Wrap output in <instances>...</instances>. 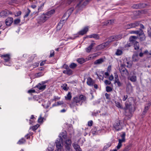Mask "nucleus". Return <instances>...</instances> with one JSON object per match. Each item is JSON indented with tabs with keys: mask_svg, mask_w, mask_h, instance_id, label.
Returning a JSON list of instances; mask_svg holds the SVG:
<instances>
[{
	"mask_svg": "<svg viewBox=\"0 0 151 151\" xmlns=\"http://www.w3.org/2000/svg\"><path fill=\"white\" fill-rule=\"evenodd\" d=\"M86 97L83 95H77L73 98L72 102L70 104V106L71 108H74L75 107L78 106V104L81 105L84 102L86 101Z\"/></svg>",
	"mask_w": 151,
	"mask_h": 151,
	"instance_id": "f257e3e1",
	"label": "nucleus"
},
{
	"mask_svg": "<svg viewBox=\"0 0 151 151\" xmlns=\"http://www.w3.org/2000/svg\"><path fill=\"white\" fill-rule=\"evenodd\" d=\"M125 107L124 109L125 111V115L126 116H128L129 117H130L132 116V114L131 112V104L130 103L129 104L126 102L125 103ZM132 108H131L132 109Z\"/></svg>",
	"mask_w": 151,
	"mask_h": 151,
	"instance_id": "f03ea898",
	"label": "nucleus"
},
{
	"mask_svg": "<svg viewBox=\"0 0 151 151\" xmlns=\"http://www.w3.org/2000/svg\"><path fill=\"white\" fill-rule=\"evenodd\" d=\"M113 127L116 131H118L122 129L123 123L119 120H117L113 124Z\"/></svg>",
	"mask_w": 151,
	"mask_h": 151,
	"instance_id": "7ed1b4c3",
	"label": "nucleus"
},
{
	"mask_svg": "<svg viewBox=\"0 0 151 151\" xmlns=\"http://www.w3.org/2000/svg\"><path fill=\"white\" fill-rule=\"evenodd\" d=\"M124 64H121L119 69L120 72L122 76H127L129 75V72L127 69L124 67Z\"/></svg>",
	"mask_w": 151,
	"mask_h": 151,
	"instance_id": "20e7f679",
	"label": "nucleus"
},
{
	"mask_svg": "<svg viewBox=\"0 0 151 151\" xmlns=\"http://www.w3.org/2000/svg\"><path fill=\"white\" fill-rule=\"evenodd\" d=\"M139 25V22L136 21L132 23L128 24L124 26L126 29H129L132 28H135Z\"/></svg>",
	"mask_w": 151,
	"mask_h": 151,
	"instance_id": "39448f33",
	"label": "nucleus"
},
{
	"mask_svg": "<svg viewBox=\"0 0 151 151\" xmlns=\"http://www.w3.org/2000/svg\"><path fill=\"white\" fill-rule=\"evenodd\" d=\"M49 17H48L45 14H42L38 19L37 21L38 23H44L49 18Z\"/></svg>",
	"mask_w": 151,
	"mask_h": 151,
	"instance_id": "423d86ee",
	"label": "nucleus"
},
{
	"mask_svg": "<svg viewBox=\"0 0 151 151\" xmlns=\"http://www.w3.org/2000/svg\"><path fill=\"white\" fill-rule=\"evenodd\" d=\"M63 139L62 137L60 136L59 138L57 139L55 142L56 146L57 149H61L63 147L62 144L63 143Z\"/></svg>",
	"mask_w": 151,
	"mask_h": 151,
	"instance_id": "0eeeda50",
	"label": "nucleus"
},
{
	"mask_svg": "<svg viewBox=\"0 0 151 151\" xmlns=\"http://www.w3.org/2000/svg\"><path fill=\"white\" fill-rule=\"evenodd\" d=\"M109 46V42H106L96 46V48L98 50H101Z\"/></svg>",
	"mask_w": 151,
	"mask_h": 151,
	"instance_id": "6e6552de",
	"label": "nucleus"
},
{
	"mask_svg": "<svg viewBox=\"0 0 151 151\" xmlns=\"http://www.w3.org/2000/svg\"><path fill=\"white\" fill-rule=\"evenodd\" d=\"M12 13L7 10H5L1 11L0 12V16L1 17H5L8 16L9 14H12Z\"/></svg>",
	"mask_w": 151,
	"mask_h": 151,
	"instance_id": "1a4fd4ad",
	"label": "nucleus"
},
{
	"mask_svg": "<svg viewBox=\"0 0 151 151\" xmlns=\"http://www.w3.org/2000/svg\"><path fill=\"white\" fill-rule=\"evenodd\" d=\"M139 39L140 41H143L145 40L146 37L142 29L140 30V31L138 34Z\"/></svg>",
	"mask_w": 151,
	"mask_h": 151,
	"instance_id": "9d476101",
	"label": "nucleus"
},
{
	"mask_svg": "<svg viewBox=\"0 0 151 151\" xmlns=\"http://www.w3.org/2000/svg\"><path fill=\"white\" fill-rule=\"evenodd\" d=\"M86 83L88 85L92 86L93 85L95 82L91 77H89L87 78Z\"/></svg>",
	"mask_w": 151,
	"mask_h": 151,
	"instance_id": "9b49d317",
	"label": "nucleus"
},
{
	"mask_svg": "<svg viewBox=\"0 0 151 151\" xmlns=\"http://www.w3.org/2000/svg\"><path fill=\"white\" fill-rule=\"evenodd\" d=\"M13 19L12 17H8L6 20L5 23L7 26H10L13 22Z\"/></svg>",
	"mask_w": 151,
	"mask_h": 151,
	"instance_id": "f8f14e48",
	"label": "nucleus"
},
{
	"mask_svg": "<svg viewBox=\"0 0 151 151\" xmlns=\"http://www.w3.org/2000/svg\"><path fill=\"white\" fill-rule=\"evenodd\" d=\"M1 57L2 58H4V59L5 62L9 61L11 58L10 55L9 54L2 55L1 56Z\"/></svg>",
	"mask_w": 151,
	"mask_h": 151,
	"instance_id": "ddd939ff",
	"label": "nucleus"
},
{
	"mask_svg": "<svg viewBox=\"0 0 151 151\" xmlns=\"http://www.w3.org/2000/svg\"><path fill=\"white\" fill-rule=\"evenodd\" d=\"M138 38L136 36H131L129 38V41L132 44L137 42L136 40Z\"/></svg>",
	"mask_w": 151,
	"mask_h": 151,
	"instance_id": "4468645a",
	"label": "nucleus"
},
{
	"mask_svg": "<svg viewBox=\"0 0 151 151\" xmlns=\"http://www.w3.org/2000/svg\"><path fill=\"white\" fill-rule=\"evenodd\" d=\"M63 73L68 76H70L73 74V72L72 70L70 68L66 70H64Z\"/></svg>",
	"mask_w": 151,
	"mask_h": 151,
	"instance_id": "2eb2a0df",
	"label": "nucleus"
},
{
	"mask_svg": "<svg viewBox=\"0 0 151 151\" xmlns=\"http://www.w3.org/2000/svg\"><path fill=\"white\" fill-rule=\"evenodd\" d=\"M88 27H85L83 29L80 31L78 32V34L83 35L84 34L86 33L88 31Z\"/></svg>",
	"mask_w": 151,
	"mask_h": 151,
	"instance_id": "dca6fc26",
	"label": "nucleus"
},
{
	"mask_svg": "<svg viewBox=\"0 0 151 151\" xmlns=\"http://www.w3.org/2000/svg\"><path fill=\"white\" fill-rule=\"evenodd\" d=\"M125 141V139H119V143L118 145L116 146V148L117 149H119L122 147V143L123 142H124Z\"/></svg>",
	"mask_w": 151,
	"mask_h": 151,
	"instance_id": "f3484780",
	"label": "nucleus"
},
{
	"mask_svg": "<svg viewBox=\"0 0 151 151\" xmlns=\"http://www.w3.org/2000/svg\"><path fill=\"white\" fill-rule=\"evenodd\" d=\"M96 45L95 43H92L86 49V51L87 52H89L93 49V47Z\"/></svg>",
	"mask_w": 151,
	"mask_h": 151,
	"instance_id": "a211bd4d",
	"label": "nucleus"
},
{
	"mask_svg": "<svg viewBox=\"0 0 151 151\" xmlns=\"http://www.w3.org/2000/svg\"><path fill=\"white\" fill-rule=\"evenodd\" d=\"M104 59L101 58L95 60L94 62V65L100 64L104 62Z\"/></svg>",
	"mask_w": 151,
	"mask_h": 151,
	"instance_id": "6ab92c4d",
	"label": "nucleus"
},
{
	"mask_svg": "<svg viewBox=\"0 0 151 151\" xmlns=\"http://www.w3.org/2000/svg\"><path fill=\"white\" fill-rule=\"evenodd\" d=\"M37 87L40 90L43 91L45 90L46 87V85H41L40 83H39L35 87Z\"/></svg>",
	"mask_w": 151,
	"mask_h": 151,
	"instance_id": "aec40b11",
	"label": "nucleus"
},
{
	"mask_svg": "<svg viewBox=\"0 0 151 151\" xmlns=\"http://www.w3.org/2000/svg\"><path fill=\"white\" fill-rule=\"evenodd\" d=\"M73 146L76 151H81V149L80 148L79 145L78 144L76 143L73 144Z\"/></svg>",
	"mask_w": 151,
	"mask_h": 151,
	"instance_id": "412c9836",
	"label": "nucleus"
},
{
	"mask_svg": "<svg viewBox=\"0 0 151 151\" xmlns=\"http://www.w3.org/2000/svg\"><path fill=\"white\" fill-rule=\"evenodd\" d=\"M128 79L129 80L132 82H135L137 80L136 76L135 75L132 76H129L128 78Z\"/></svg>",
	"mask_w": 151,
	"mask_h": 151,
	"instance_id": "4be33fe9",
	"label": "nucleus"
},
{
	"mask_svg": "<svg viewBox=\"0 0 151 151\" xmlns=\"http://www.w3.org/2000/svg\"><path fill=\"white\" fill-rule=\"evenodd\" d=\"M132 87L131 84L130 83H127L126 87V91L127 92H129L130 91H132Z\"/></svg>",
	"mask_w": 151,
	"mask_h": 151,
	"instance_id": "5701e85b",
	"label": "nucleus"
},
{
	"mask_svg": "<svg viewBox=\"0 0 151 151\" xmlns=\"http://www.w3.org/2000/svg\"><path fill=\"white\" fill-rule=\"evenodd\" d=\"M123 53L122 50V49H118L116 50L115 54L117 56H120L122 55Z\"/></svg>",
	"mask_w": 151,
	"mask_h": 151,
	"instance_id": "b1692460",
	"label": "nucleus"
},
{
	"mask_svg": "<svg viewBox=\"0 0 151 151\" xmlns=\"http://www.w3.org/2000/svg\"><path fill=\"white\" fill-rule=\"evenodd\" d=\"M150 106V103H148V104L145 106L144 111L143 112L142 114L144 115L147 112V111L149 109V108Z\"/></svg>",
	"mask_w": 151,
	"mask_h": 151,
	"instance_id": "393cba45",
	"label": "nucleus"
},
{
	"mask_svg": "<svg viewBox=\"0 0 151 151\" xmlns=\"http://www.w3.org/2000/svg\"><path fill=\"white\" fill-rule=\"evenodd\" d=\"M55 10L53 9L45 13V14H46V15H47L48 17H49V18L51 16V15L55 13Z\"/></svg>",
	"mask_w": 151,
	"mask_h": 151,
	"instance_id": "a878e982",
	"label": "nucleus"
},
{
	"mask_svg": "<svg viewBox=\"0 0 151 151\" xmlns=\"http://www.w3.org/2000/svg\"><path fill=\"white\" fill-rule=\"evenodd\" d=\"M65 143L64 146H71V141L70 139H68L66 140L65 141Z\"/></svg>",
	"mask_w": 151,
	"mask_h": 151,
	"instance_id": "bb28decb",
	"label": "nucleus"
},
{
	"mask_svg": "<svg viewBox=\"0 0 151 151\" xmlns=\"http://www.w3.org/2000/svg\"><path fill=\"white\" fill-rule=\"evenodd\" d=\"M89 38H93L96 40L99 39V36L97 34H93L90 35L88 36Z\"/></svg>",
	"mask_w": 151,
	"mask_h": 151,
	"instance_id": "cd10ccee",
	"label": "nucleus"
},
{
	"mask_svg": "<svg viewBox=\"0 0 151 151\" xmlns=\"http://www.w3.org/2000/svg\"><path fill=\"white\" fill-rule=\"evenodd\" d=\"M132 45H134V49L135 50H137L139 49V43L138 42H135V43L132 44Z\"/></svg>",
	"mask_w": 151,
	"mask_h": 151,
	"instance_id": "c85d7f7f",
	"label": "nucleus"
},
{
	"mask_svg": "<svg viewBox=\"0 0 151 151\" xmlns=\"http://www.w3.org/2000/svg\"><path fill=\"white\" fill-rule=\"evenodd\" d=\"M114 20L113 19L109 20L106 21L104 24H106V25L112 24L114 23Z\"/></svg>",
	"mask_w": 151,
	"mask_h": 151,
	"instance_id": "c756f323",
	"label": "nucleus"
},
{
	"mask_svg": "<svg viewBox=\"0 0 151 151\" xmlns=\"http://www.w3.org/2000/svg\"><path fill=\"white\" fill-rule=\"evenodd\" d=\"M65 98L66 100H70L71 99L72 96L70 92H69L68 93L67 96H65Z\"/></svg>",
	"mask_w": 151,
	"mask_h": 151,
	"instance_id": "7c9ffc66",
	"label": "nucleus"
},
{
	"mask_svg": "<svg viewBox=\"0 0 151 151\" xmlns=\"http://www.w3.org/2000/svg\"><path fill=\"white\" fill-rule=\"evenodd\" d=\"M114 38H113L115 41H117L121 39L122 37V36L121 35H118L114 36Z\"/></svg>",
	"mask_w": 151,
	"mask_h": 151,
	"instance_id": "2f4dec72",
	"label": "nucleus"
},
{
	"mask_svg": "<svg viewBox=\"0 0 151 151\" xmlns=\"http://www.w3.org/2000/svg\"><path fill=\"white\" fill-rule=\"evenodd\" d=\"M140 30H141V29H139V30H138L131 31L130 32V34H136L138 35L140 31Z\"/></svg>",
	"mask_w": 151,
	"mask_h": 151,
	"instance_id": "473e14b6",
	"label": "nucleus"
},
{
	"mask_svg": "<svg viewBox=\"0 0 151 151\" xmlns=\"http://www.w3.org/2000/svg\"><path fill=\"white\" fill-rule=\"evenodd\" d=\"M77 61L80 64H82L85 62V59L83 58H78Z\"/></svg>",
	"mask_w": 151,
	"mask_h": 151,
	"instance_id": "72a5a7b5",
	"label": "nucleus"
},
{
	"mask_svg": "<svg viewBox=\"0 0 151 151\" xmlns=\"http://www.w3.org/2000/svg\"><path fill=\"white\" fill-rule=\"evenodd\" d=\"M65 151H73L71 148V145L69 146H65Z\"/></svg>",
	"mask_w": 151,
	"mask_h": 151,
	"instance_id": "f704fd0d",
	"label": "nucleus"
},
{
	"mask_svg": "<svg viewBox=\"0 0 151 151\" xmlns=\"http://www.w3.org/2000/svg\"><path fill=\"white\" fill-rule=\"evenodd\" d=\"M77 66V65L74 63H72L69 65V67L72 69H75Z\"/></svg>",
	"mask_w": 151,
	"mask_h": 151,
	"instance_id": "c9c22d12",
	"label": "nucleus"
},
{
	"mask_svg": "<svg viewBox=\"0 0 151 151\" xmlns=\"http://www.w3.org/2000/svg\"><path fill=\"white\" fill-rule=\"evenodd\" d=\"M61 87L63 89L66 91H67L68 89L67 85L66 83H64V84H63L61 86Z\"/></svg>",
	"mask_w": 151,
	"mask_h": 151,
	"instance_id": "e433bc0d",
	"label": "nucleus"
},
{
	"mask_svg": "<svg viewBox=\"0 0 151 151\" xmlns=\"http://www.w3.org/2000/svg\"><path fill=\"white\" fill-rule=\"evenodd\" d=\"M111 145V144L110 142H109L106 144L103 148V150H106Z\"/></svg>",
	"mask_w": 151,
	"mask_h": 151,
	"instance_id": "4c0bfd02",
	"label": "nucleus"
},
{
	"mask_svg": "<svg viewBox=\"0 0 151 151\" xmlns=\"http://www.w3.org/2000/svg\"><path fill=\"white\" fill-rule=\"evenodd\" d=\"M44 73L42 72H40L35 74V76L37 77H40L43 76Z\"/></svg>",
	"mask_w": 151,
	"mask_h": 151,
	"instance_id": "58836bf2",
	"label": "nucleus"
},
{
	"mask_svg": "<svg viewBox=\"0 0 151 151\" xmlns=\"http://www.w3.org/2000/svg\"><path fill=\"white\" fill-rule=\"evenodd\" d=\"M114 83H117V85L119 87H120L122 85V83H121L120 82L119 79L118 80H116L114 81Z\"/></svg>",
	"mask_w": 151,
	"mask_h": 151,
	"instance_id": "ea45409f",
	"label": "nucleus"
},
{
	"mask_svg": "<svg viewBox=\"0 0 151 151\" xmlns=\"http://www.w3.org/2000/svg\"><path fill=\"white\" fill-rule=\"evenodd\" d=\"M147 33L148 36L151 38V28H149L147 29Z\"/></svg>",
	"mask_w": 151,
	"mask_h": 151,
	"instance_id": "a19ab883",
	"label": "nucleus"
},
{
	"mask_svg": "<svg viewBox=\"0 0 151 151\" xmlns=\"http://www.w3.org/2000/svg\"><path fill=\"white\" fill-rule=\"evenodd\" d=\"M116 106L119 108L123 109L120 103L118 102L115 101Z\"/></svg>",
	"mask_w": 151,
	"mask_h": 151,
	"instance_id": "79ce46f5",
	"label": "nucleus"
},
{
	"mask_svg": "<svg viewBox=\"0 0 151 151\" xmlns=\"http://www.w3.org/2000/svg\"><path fill=\"white\" fill-rule=\"evenodd\" d=\"M44 118L41 116V115H40L38 121L39 123H42L43 121Z\"/></svg>",
	"mask_w": 151,
	"mask_h": 151,
	"instance_id": "37998d69",
	"label": "nucleus"
},
{
	"mask_svg": "<svg viewBox=\"0 0 151 151\" xmlns=\"http://www.w3.org/2000/svg\"><path fill=\"white\" fill-rule=\"evenodd\" d=\"M61 136L64 139H65L67 137L66 132L65 131L61 133Z\"/></svg>",
	"mask_w": 151,
	"mask_h": 151,
	"instance_id": "c03bdc74",
	"label": "nucleus"
},
{
	"mask_svg": "<svg viewBox=\"0 0 151 151\" xmlns=\"http://www.w3.org/2000/svg\"><path fill=\"white\" fill-rule=\"evenodd\" d=\"M113 38H114V36H112L110 37L108 41L107 42H109V43L110 42H111L113 41H115V40H114V39Z\"/></svg>",
	"mask_w": 151,
	"mask_h": 151,
	"instance_id": "a18cd8bd",
	"label": "nucleus"
},
{
	"mask_svg": "<svg viewBox=\"0 0 151 151\" xmlns=\"http://www.w3.org/2000/svg\"><path fill=\"white\" fill-rule=\"evenodd\" d=\"M25 142V139L24 138H22L19 140L17 142V143L19 144H21L24 143Z\"/></svg>",
	"mask_w": 151,
	"mask_h": 151,
	"instance_id": "49530a36",
	"label": "nucleus"
},
{
	"mask_svg": "<svg viewBox=\"0 0 151 151\" xmlns=\"http://www.w3.org/2000/svg\"><path fill=\"white\" fill-rule=\"evenodd\" d=\"M130 149V145H127L125 147L123 151H129Z\"/></svg>",
	"mask_w": 151,
	"mask_h": 151,
	"instance_id": "de8ad7c7",
	"label": "nucleus"
},
{
	"mask_svg": "<svg viewBox=\"0 0 151 151\" xmlns=\"http://www.w3.org/2000/svg\"><path fill=\"white\" fill-rule=\"evenodd\" d=\"M106 91L107 92H111L112 91V89L111 87L107 86L106 87Z\"/></svg>",
	"mask_w": 151,
	"mask_h": 151,
	"instance_id": "09e8293b",
	"label": "nucleus"
},
{
	"mask_svg": "<svg viewBox=\"0 0 151 151\" xmlns=\"http://www.w3.org/2000/svg\"><path fill=\"white\" fill-rule=\"evenodd\" d=\"M20 22V20L19 19H14V24H17L19 23Z\"/></svg>",
	"mask_w": 151,
	"mask_h": 151,
	"instance_id": "8fccbe9b",
	"label": "nucleus"
},
{
	"mask_svg": "<svg viewBox=\"0 0 151 151\" xmlns=\"http://www.w3.org/2000/svg\"><path fill=\"white\" fill-rule=\"evenodd\" d=\"M132 7L134 9H137L139 8V4H135L132 6Z\"/></svg>",
	"mask_w": 151,
	"mask_h": 151,
	"instance_id": "3c124183",
	"label": "nucleus"
},
{
	"mask_svg": "<svg viewBox=\"0 0 151 151\" xmlns=\"http://www.w3.org/2000/svg\"><path fill=\"white\" fill-rule=\"evenodd\" d=\"M27 9V12H26L25 14V15L24 16V17H27L28 16L29 13L30 12V11L29 9L28 8Z\"/></svg>",
	"mask_w": 151,
	"mask_h": 151,
	"instance_id": "603ef678",
	"label": "nucleus"
},
{
	"mask_svg": "<svg viewBox=\"0 0 151 151\" xmlns=\"http://www.w3.org/2000/svg\"><path fill=\"white\" fill-rule=\"evenodd\" d=\"M39 126V125L38 124H37L36 125H35L33 126L32 127V130L33 131H35L38 128V127Z\"/></svg>",
	"mask_w": 151,
	"mask_h": 151,
	"instance_id": "864d4df0",
	"label": "nucleus"
},
{
	"mask_svg": "<svg viewBox=\"0 0 151 151\" xmlns=\"http://www.w3.org/2000/svg\"><path fill=\"white\" fill-rule=\"evenodd\" d=\"M132 45V44L130 42H128L127 44L125 45L124 47L125 48L129 47Z\"/></svg>",
	"mask_w": 151,
	"mask_h": 151,
	"instance_id": "5fc2aeb1",
	"label": "nucleus"
},
{
	"mask_svg": "<svg viewBox=\"0 0 151 151\" xmlns=\"http://www.w3.org/2000/svg\"><path fill=\"white\" fill-rule=\"evenodd\" d=\"M98 131V130H97V128L96 127H94L92 130V132L93 134H95L96 132H97Z\"/></svg>",
	"mask_w": 151,
	"mask_h": 151,
	"instance_id": "6e6d98bb",
	"label": "nucleus"
},
{
	"mask_svg": "<svg viewBox=\"0 0 151 151\" xmlns=\"http://www.w3.org/2000/svg\"><path fill=\"white\" fill-rule=\"evenodd\" d=\"M105 96L106 99L109 100L111 98L110 97V95L109 94L106 93L105 94Z\"/></svg>",
	"mask_w": 151,
	"mask_h": 151,
	"instance_id": "4d7b16f0",
	"label": "nucleus"
},
{
	"mask_svg": "<svg viewBox=\"0 0 151 151\" xmlns=\"http://www.w3.org/2000/svg\"><path fill=\"white\" fill-rule=\"evenodd\" d=\"M54 55V51L53 50H52L50 51V55L49 56V57H53Z\"/></svg>",
	"mask_w": 151,
	"mask_h": 151,
	"instance_id": "13d9d810",
	"label": "nucleus"
},
{
	"mask_svg": "<svg viewBox=\"0 0 151 151\" xmlns=\"http://www.w3.org/2000/svg\"><path fill=\"white\" fill-rule=\"evenodd\" d=\"M44 3H42L41 4L40 6H39V8H38V10L39 11H40L43 8L44 6Z\"/></svg>",
	"mask_w": 151,
	"mask_h": 151,
	"instance_id": "bf43d9fd",
	"label": "nucleus"
},
{
	"mask_svg": "<svg viewBox=\"0 0 151 151\" xmlns=\"http://www.w3.org/2000/svg\"><path fill=\"white\" fill-rule=\"evenodd\" d=\"M114 74L115 78V81L119 79L118 78V75L117 72H115Z\"/></svg>",
	"mask_w": 151,
	"mask_h": 151,
	"instance_id": "052dcab7",
	"label": "nucleus"
},
{
	"mask_svg": "<svg viewBox=\"0 0 151 151\" xmlns=\"http://www.w3.org/2000/svg\"><path fill=\"white\" fill-rule=\"evenodd\" d=\"M128 98V96L127 95H124L122 96V100L124 101H125Z\"/></svg>",
	"mask_w": 151,
	"mask_h": 151,
	"instance_id": "680f3d73",
	"label": "nucleus"
},
{
	"mask_svg": "<svg viewBox=\"0 0 151 151\" xmlns=\"http://www.w3.org/2000/svg\"><path fill=\"white\" fill-rule=\"evenodd\" d=\"M127 64V68H130L132 66V64L130 62L127 61L126 62Z\"/></svg>",
	"mask_w": 151,
	"mask_h": 151,
	"instance_id": "e2e57ef3",
	"label": "nucleus"
},
{
	"mask_svg": "<svg viewBox=\"0 0 151 151\" xmlns=\"http://www.w3.org/2000/svg\"><path fill=\"white\" fill-rule=\"evenodd\" d=\"M104 83L106 85H110L111 84V81L106 80L105 81Z\"/></svg>",
	"mask_w": 151,
	"mask_h": 151,
	"instance_id": "0e129e2a",
	"label": "nucleus"
},
{
	"mask_svg": "<svg viewBox=\"0 0 151 151\" xmlns=\"http://www.w3.org/2000/svg\"><path fill=\"white\" fill-rule=\"evenodd\" d=\"M22 12L21 11H19L16 13L15 14V16L16 17H18L21 14Z\"/></svg>",
	"mask_w": 151,
	"mask_h": 151,
	"instance_id": "69168bd1",
	"label": "nucleus"
},
{
	"mask_svg": "<svg viewBox=\"0 0 151 151\" xmlns=\"http://www.w3.org/2000/svg\"><path fill=\"white\" fill-rule=\"evenodd\" d=\"M88 125L89 126H91L93 124V121L92 120H91L89 121L88 122Z\"/></svg>",
	"mask_w": 151,
	"mask_h": 151,
	"instance_id": "338daca9",
	"label": "nucleus"
},
{
	"mask_svg": "<svg viewBox=\"0 0 151 151\" xmlns=\"http://www.w3.org/2000/svg\"><path fill=\"white\" fill-rule=\"evenodd\" d=\"M63 68L65 69V70L69 69L70 68L69 66V67L67 65L64 64L63 65Z\"/></svg>",
	"mask_w": 151,
	"mask_h": 151,
	"instance_id": "774afa93",
	"label": "nucleus"
}]
</instances>
